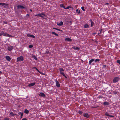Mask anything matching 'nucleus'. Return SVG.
<instances>
[{
	"label": "nucleus",
	"instance_id": "obj_41",
	"mask_svg": "<svg viewBox=\"0 0 120 120\" xmlns=\"http://www.w3.org/2000/svg\"><path fill=\"white\" fill-rule=\"evenodd\" d=\"M36 69L37 71H38L39 73L41 74V72L37 68Z\"/></svg>",
	"mask_w": 120,
	"mask_h": 120
},
{
	"label": "nucleus",
	"instance_id": "obj_23",
	"mask_svg": "<svg viewBox=\"0 0 120 120\" xmlns=\"http://www.w3.org/2000/svg\"><path fill=\"white\" fill-rule=\"evenodd\" d=\"M60 7L62 8H64L65 9V6L64 4H60Z\"/></svg>",
	"mask_w": 120,
	"mask_h": 120
},
{
	"label": "nucleus",
	"instance_id": "obj_55",
	"mask_svg": "<svg viewBox=\"0 0 120 120\" xmlns=\"http://www.w3.org/2000/svg\"><path fill=\"white\" fill-rule=\"evenodd\" d=\"M37 68L36 67H33L32 68V69H36Z\"/></svg>",
	"mask_w": 120,
	"mask_h": 120
},
{
	"label": "nucleus",
	"instance_id": "obj_4",
	"mask_svg": "<svg viewBox=\"0 0 120 120\" xmlns=\"http://www.w3.org/2000/svg\"><path fill=\"white\" fill-rule=\"evenodd\" d=\"M2 35L6 36V37H12L11 36L9 35V34H7V33H4V32L2 31Z\"/></svg>",
	"mask_w": 120,
	"mask_h": 120
},
{
	"label": "nucleus",
	"instance_id": "obj_6",
	"mask_svg": "<svg viewBox=\"0 0 120 120\" xmlns=\"http://www.w3.org/2000/svg\"><path fill=\"white\" fill-rule=\"evenodd\" d=\"M17 7L18 9H24L26 8L25 7L21 5H18L17 6Z\"/></svg>",
	"mask_w": 120,
	"mask_h": 120
},
{
	"label": "nucleus",
	"instance_id": "obj_47",
	"mask_svg": "<svg viewBox=\"0 0 120 120\" xmlns=\"http://www.w3.org/2000/svg\"><path fill=\"white\" fill-rule=\"evenodd\" d=\"M33 45H29V47L30 48H32L33 47Z\"/></svg>",
	"mask_w": 120,
	"mask_h": 120
},
{
	"label": "nucleus",
	"instance_id": "obj_24",
	"mask_svg": "<svg viewBox=\"0 0 120 120\" xmlns=\"http://www.w3.org/2000/svg\"><path fill=\"white\" fill-rule=\"evenodd\" d=\"M0 5H2V6L7 5V4L4 3H0Z\"/></svg>",
	"mask_w": 120,
	"mask_h": 120
},
{
	"label": "nucleus",
	"instance_id": "obj_58",
	"mask_svg": "<svg viewBox=\"0 0 120 120\" xmlns=\"http://www.w3.org/2000/svg\"><path fill=\"white\" fill-rule=\"evenodd\" d=\"M30 11L31 12H32V9H30Z\"/></svg>",
	"mask_w": 120,
	"mask_h": 120
},
{
	"label": "nucleus",
	"instance_id": "obj_37",
	"mask_svg": "<svg viewBox=\"0 0 120 120\" xmlns=\"http://www.w3.org/2000/svg\"><path fill=\"white\" fill-rule=\"evenodd\" d=\"M53 29H55V30H57L60 31V29H57V28H53Z\"/></svg>",
	"mask_w": 120,
	"mask_h": 120
},
{
	"label": "nucleus",
	"instance_id": "obj_31",
	"mask_svg": "<svg viewBox=\"0 0 120 120\" xmlns=\"http://www.w3.org/2000/svg\"><path fill=\"white\" fill-rule=\"evenodd\" d=\"M73 48L74 49L76 50H79V48L78 47H75V46L73 47Z\"/></svg>",
	"mask_w": 120,
	"mask_h": 120
},
{
	"label": "nucleus",
	"instance_id": "obj_21",
	"mask_svg": "<svg viewBox=\"0 0 120 120\" xmlns=\"http://www.w3.org/2000/svg\"><path fill=\"white\" fill-rule=\"evenodd\" d=\"M24 113L26 114H28L29 112V110L26 109H25L24 110Z\"/></svg>",
	"mask_w": 120,
	"mask_h": 120
},
{
	"label": "nucleus",
	"instance_id": "obj_33",
	"mask_svg": "<svg viewBox=\"0 0 120 120\" xmlns=\"http://www.w3.org/2000/svg\"><path fill=\"white\" fill-rule=\"evenodd\" d=\"M33 57L34 58V59L36 60H37V58L35 56H33Z\"/></svg>",
	"mask_w": 120,
	"mask_h": 120
},
{
	"label": "nucleus",
	"instance_id": "obj_53",
	"mask_svg": "<svg viewBox=\"0 0 120 120\" xmlns=\"http://www.w3.org/2000/svg\"><path fill=\"white\" fill-rule=\"evenodd\" d=\"M2 35V32H1L0 33V36H1Z\"/></svg>",
	"mask_w": 120,
	"mask_h": 120
},
{
	"label": "nucleus",
	"instance_id": "obj_36",
	"mask_svg": "<svg viewBox=\"0 0 120 120\" xmlns=\"http://www.w3.org/2000/svg\"><path fill=\"white\" fill-rule=\"evenodd\" d=\"M76 12L78 13V14H79L80 13V10H78V9L76 10Z\"/></svg>",
	"mask_w": 120,
	"mask_h": 120
},
{
	"label": "nucleus",
	"instance_id": "obj_18",
	"mask_svg": "<svg viewBox=\"0 0 120 120\" xmlns=\"http://www.w3.org/2000/svg\"><path fill=\"white\" fill-rule=\"evenodd\" d=\"M51 54L50 52L48 51H46L45 53V54L46 55L47 54L49 56Z\"/></svg>",
	"mask_w": 120,
	"mask_h": 120
},
{
	"label": "nucleus",
	"instance_id": "obj_16",
	"mask_svg": "<svg viewBox=\"0 0 120 120\" xmlns=\"http://www.w3.org/2000/svg\"><path fill=\"white\" fill-rule=\"evenodd\" d=\"M39 95L42 97H45V95L44 93H40L39 94Z\"/></svg>",
	"mask_w": 120,
	"mask_h": 120
},
{
	"label": "nucleus",
	"instance_id": "obj_48",
	"mask_svg": "<svg viewBox=\"0 0 120 120\" xmlns=\"http://www.w3.org/2000/svg\"><path fill=\"white\" fill-rule=\"evenodd\" d=\"M109 45H112V43L110 42H109L108 43Z\"/></svg>",
	"mask_w": 120,
	"mask_h": 120
},
{
	"label": "nucleus",
	"instance_id": "obj_22",
	"mask_svg": "<svg viewBox=\"0 0 120 120\" xmlns=\"http://www.w3.org/2000/svg\"><path fill=\"white\" fill-rule=\"evenodd\" d=\"M91 25L90 27L93 26L94 25V22L92 21V20L90 19Z\"/></svg>",
	"mask_w": 120,
	"mask_h": 120
},
{
	"label": "nucleus",
	"instance_id": "obj_34",
	"mask_svg": "<svg viewBox=\"0 0 120 120\" xmlns=\"http://www.w3.org/2000/svg\"><path fill=\"white\" fill-rule=\"evenodd\" d=\"M116 62L117 63H118L120 65V60H117L116 61Z\"/></svg>",
	"mask_w": 120,
	"mask_h": 120
},
{
	"label": "nucleus",
	"instance_id": "obj_42",
	"mask_svg": "<svg viewBox=\"0 0 120 120\" xmlns=\"http://www.w3.org/2000/svg\"><path fill=\"white\" fill-rule=\"evenodd\" d=\"M36 69L37 71H38L39 73L41 74V72L37 68Z\"/></svg>",
	"mask_w": 120,
	"mask_h": 120
},
{
	"label": "nucleus",
	"instance_id": "obj_38",
	"mask_svg": "<svg viewBox=\"0 0 120 120\" xmlns=\"http://www.w3.org/2000/svg\"><path fill=\"white\" fill-rule=\"evenodd\" d=\"M23 113L22 112L21 113V115H20L21 116H20V118H22V117L23 116Z\"/></svg>",
	"mask_w": 120,
	"mask_h": 120
},
{
	"label": "nucleus",
	"instance_id": "obj_40",
	"mask_svg": "<svg viewBox=\"0 0 120 120\" xmlns=\"http://www.w3.org/2000/svg\"><path fill=\"white\" fill-rule=\"evenodd\" d=\"M94 61V59H92L90 60V63L92 62L93 61Z\"/></svg>",
	"mask_w": 120,
	"mask_h": 120
},
{
	"label": "nucleus",
	"instance_id": "obj_44",
	"mask_svg": "<svg viewBox=\"0 0 120 120\" xmlns=\"http://www.w3.org/2000/svg\"><path fill=\"white\" fill-rule=\"evenodd\" d=\"M36 69L37 71H38L39 73L41 74V72L37 68Z\"/></svg>",
	"mask_w": 120,
	"mask_h": 120
},
{
	"label": "nucleus",
	"instance_id": "obj_54",
	"mask_svg": "<svg viewBox=\"0 0 120 120\" xmlns=\"http://www.w3.org/2000/svg\"><path fill=\"white\" fill-rule=\"evenodd\" d=\"M101 30V31H100V34H101V31H102V30L101 29V30Z\"/></svg>",
	"mask_w": 120,
	"mask_h": 120
},
{
	"label": "nucleus",
	"instance_id": "obj_7",
	"mask_svg": "<svg viewBox=\"0 0 120 120\" xmlns=\"http://www.w3.org/2000/svg\"><path fill=\"white\" fill-rule=\"evenodd\" d=\"M13 49V46L11 45H8V49L9 51Z\"/></svg>",
	"mask_w": 120,
	"mask_h": 120
},
{
	"label": "nucleus",
	"instance_id": "obj_2",
	"mask_svg": "<svg viewBox=\"0 0 120 120\" xmlns=\"http://www.w3.org/2000/svg\"><path fill=\"white\" fill-rule=\"evenodd\" d=\"M120 79V78L118 77H115L113 79V83H115L119 81Z\"/></svg>",
	"mask_w": 120,
	"mask_h": 120
},
{
	"label": "nucleus",
	"instance_id": "obj_59",
	"mask_svg": "<svg viewBox=\"0 0 120 120\" xmlns=\"http://www.w3.org/2000/svg\"><path fill=\"white\" fill-rule=\"evenodd\" d=\"M29 14H26V16H29Z\"/></svg>",
	"mask_w": 120,
	"mask_h": 120
},
{
	"label": "nucleus",
	"instance_id": "obj_27",
	"mask_svg": "<svg viewBox=\"0 0 120 120\" xmlns=\"http://www.w3.org/2000/svg\"><path fill=\"white\" fill-rule=\"evenodd\" d=\"M100 60V59H96L95 60H94V62L95 63H96V62H99Z\"/></svg>",
	"mask_w": 120,
	"mask_h": 120
},
{
	"label": "nucleus",
	"instance_id": "obj_52",
	"mask_svg": "<svg viewBox=\"0 0 120 120\" xmlns=\"http://www.w3.org/2000/svg\"><path fill=\"white\" fill-rule=\"evenodd\" d=\"M109 4L108 3H105V5H108Z\"/></svg>",
	"mask_w": 120,
	"mask_h": 120
},
{
	"label": "nucleus",
	"instance_id": "obj_62",
	"mask_svg": "<svg viewBox=\"0 0 120 120\" xmlns=\"http://www.w3.org/2000/svg\"><path fill=\"white\" fill-rule=\"evenodd\" d=\"M89 63L90 64V60L89 61Z\"/></svg>",
	"mask_w": 120,
	"mask_h": 120
},
{
	"label": "nucleus",
	"instance_id": "obj_25",
	"mask_svg": "<svg viewBox=\"0 0 120 120\" xmlns=\"http://www.w3.org/2000/svg\"><path fill=\"white\" fill-rule=\"evenodd\" d=\"M69 8H72L70 6H67L66 8L65 7V9H68Z\"/></svg>",
	"mask_w": 120,
	"mask_h": 120
},
{
	"label": "nucleus",
	"instance_id": "obj_60",
	"mask_svg": "<svg viewBox=\"0 0 120 120\" xmlns=\"http://www.w3.org/2000/svg\"><path fill=\"white\" fill-rule=\"evenodd\" d=\"M4 22L5 24H7V22Z\"/></svg>",
	"mask_w": 120,
	"mask_h": 120
},
{
	"label": "nucleus",
	"instance_id": "obj_49",
	"mask_svg": "<svg viewBox=\"0 0 120 120\" xmlns=\"http://www.w3.org/2000/svg\"><path fill=\"white\" fill-rule=\"evenodd\" d=\"M21 113L22 112H19L18 114L19 115H21Z\"/></svg>",
	"mask_w": 120,
	"mask_h": 120
},
{
	"label": "nucleus",
	"instance_id": "obj_32",
	"mask_svg": "<svg viewBox=\"0 0 120 120\" xmlns=\"http://www.w3.org/2000/svg\"><path fill=\"white\" fill-rule=\"evenodd\" d=\"M51 33L52 34L55 35L56 36H57L58 35V34H56V33H55V32H52Z\"/></svg>",
	"mask_w": 120,
	"mask_h": 120
},
{
	"label": "nucleus",
	"instance_id": "obj_20",
	"mask_svg": "<svg viewBox=\"0 0 120 120\" xmlns=\"http://www.w3.org/2000/svg\"><path fill=\"white\" fill-rule=\"evenodd\" d=\"M103 104L105 105H109V103L108 102L105 101L103 103Z\"/></svg>",
	"mask_w": 120,
	"mask_h": 120
},
{
	"label": "nucleus",
	"instance_id": "obj_13",
	"mask_svg": "<svg viewBox=\"0 0 120 120\" xmlns=\"http://www.w3.org/2000/svg\"><path fill=\"white\" fill-rule=\"evenodd\" d=\"M83 116L84 117L88 118L89 117V116L88 113H86L83 114Z\"/></svg>",
	"mask_w": 120,
	"mask_h": 120
},
{
	"label": "nucleus",
	"instance_id": "obj_3",
	"mask_svg": "<svg viewBox=\"0 0 120 120\" xmlns=\"http://www.w3.org/2000/svg\"><path fill=\"white\" fill-rule=\"evenodd\" d=\"M23 56H20V57L17 58L16 61L18 62L20 61H23Z\"/></svg>",
	"mask_w": 120,
	"mask_h": 120
},
{
	"label": "nucleus",
	"instance_id": "obj_17",
	"mask_svg": "<svg viewBox=\"0 0 120 120\" xmlns=\"http://www.w3.org/2000/svg\"><path fill=\"white\" fill-rule=\"evenodd\" d=\"M105 115L106 116H108L111 117H114L112 115H109L108 113L107 112L105 113Z\"/></svg>",
	"mask_w": 120,
	"mask_h": 120
},
{
	"label": "nucleus",
	"instance_id": "obj_1",
	"mask_svg": "<svg viewBox=\"0 0 120 120\" xmlns=\"http://www.w3.org/2000/svg\"><path fill=\"white\" fill-rule=\"evenodd\" d=\"M34 15L37 16H39L44 19H45V18L42 15L45 16V14L43 12H42L41 13L35 15Z\"/></svg>",
	"mask_w": 120,
	"mask_h": 120
},
{
	"label": "nucleus",
	"instance_id": "obj_50",
	"mask_svg": "<svg viewBox=\"0 0 120 120\" xmlns=\"http://www.w3.org/2000/svg\"><path fill=\"white\" fill-rule=\"evenodd\" d=\"M117 93L116 92H113V94H117Z\"/></svg>",
	"mask_w": 120,
	"mask_h": 120
},
{
	"label": "nucleus",
	"instance_id": "obj_39",
	"mask_svg": "<svg viewBox=\"0 0 120 120\" xmlns=\"http://www.w3.org/2000/svg\"><path fill=\"white\" fill-rule=\"evenodd\" d=\"M81 9H82L83 11H85V10L84 9V7H81Z\"/></svg>",
	"mask_w": 120,
	"mask_h": 120
},
{
	"label": "nucleus",
	"instance_id": "obj_19",
	"mask_svg": "<svg viewBox=\"0 0 120 120\" xmlns=\"http://www.w3.org/2000/svg\"><path fill=\"white\" fill-rule=\"evenodd\" d=\"M57 24L59 26H61L63 25V22L62 21H61L59 23H57Z\"/></svg>",
	"mask_w": 120,
	"mask_h": 120
},
{
	"label": "nucleus",
	"instance_id": "obj_30",
	"mask_svg": "<svg viewBox=\"0 0 120 120\" xmlns=\"http://www.w3.org/2000/svg\"><path fill=\"white\" fill-rule=\"evenodd\" d=\"M59 70L60 71H64V70L62 68H60L59 69Z\"/></svg>",
	"mask_w": 120,
	"mask_h": 120
},
{
	"label": "nucleus",
	"instance_id": "obj_29",
	"mask_svg": "<svg viewBox=\"0 0 120 120\" xmlns=\"http://www.w3.org/2000/svg\"><path fill=\"white\" fill-rule=\"evenodd\" d=\"M10 114L12 116H14L15 115L12 112H10Z\"/></svg>",
	"mask_w": 120,
	"mask_h": 120
},
{
	"label": "nucleus",
	"instance_id": "obj_11",
	"mask_svg": "<svg viewBox=\"0 0 120 120\" xmlns=\"http://www.w3.org/2000/svg\"><path fill=\"white\" fill-rule=\"evenodd\" d=\"M60 73L63 76H64L65 78H67V77L66 76L64 73L63 72V71H60Z\"/></svg>",
	"mask_w": 120,
	"mask_h": 120
},
{
	"label": "nucleus",
	"instance_id": "obj_56",
	"mask_svg": "<svg viewBox=\"0 0 120 120\" xmlns=\"http://www.w3.org/2000/svg\"><path fill=\"white\" fill-rule=\"evenodd\" d=\"M96 107H95V106L94 107H92L91 108H96Z\"/></svg>",
	"mask_w": 120,
	"mask_h": 120
},
{
	"label": "nucleus",
	"instance_id": "obj_10",
	"mask_svg": "<svg viewBox=\"0 0 120 120\" xmlns=\"http://www.w3.org/2000/svg\"><path fill=\"white\" fill-rule=\"evenodd\" d=\"M35 84L36 83L35 82L31 83L29 84L28 86L29 87L35 85Z\"/></svg>",
	"mask_w": 120,
	"mask_h": 120
},
{
	"label": "nucleus",
	"instance_id": "obj_8",
	"mask_svg": "<svg viewBox=\"0 0 120 120\" xmlns=\"http://www.w3.org/2000/svg\"><path fill=\"white\" fill-rule=\"evenodd\" d=\"M5 58L8 61H10L11 59V58L10 56H6Z\"/></svg>",
	"mask_w": 120,
	"mask_h": 120
},
{
	"label": "nucleus",
	"instance_id": "obj_14",
	"mask_svg": "<svg viewBox=\"0 0 120 120\" xmlns=\"http://www.w3.org/2000/svg\"><path fill=\"white\" fill-rule=\"evenodd\" d=\"M27 36L28 37H31L33 38H35V36L34 35H30L29 34H27Z\"/></svg>",
	"mask_w": 120,
	"mask_h": 120
},
{
	"label": "nucleus",
	"instance_id": "obj_51",
	"mask_svg": "<svg viewBox=\"0 0 120 120\" xmlns=\"http://www.w3.org/2000/svg\"><path fill=\"white\" fill-rule=\"evenodd\" d=\"M22 120H27V119L26 118L22 119Z\"/></svg>",
	"mask_w": 120,
	"mask_h": 120
},
{
	"label": "nucleus",
	"instance_id": "obj_15",
	"mask_svg": "<svg viewBox=\"0 0 120 120\" xmlns=\"http://www.w3.org/2000/svg\"><path fill=\"white\" fill-rule=\"evenodd\" d=\"M27 36L28 37H31L33 38H35V36L34 35H30L29 34H27Z\"/></svg>",
	"mask_w": 120,
	"mask_h": 120
},
{
	"label": "nucleus",
	"instance_id": "obj_57",
	"mask_svg": "<svg viewBox=\"0 0 120 120\" xmlns=\"http://www.w3.org/2000/svg\"><path fill=\"white\" fill-rule=\"evenodd\" d=\"M106 65H104V67L105 68L106 67Z\"/></svg>",
	"mask_w": 120,
	"mask_h": 120
},
{
	"label": "nucleus",
	"instance_id": "obj_45",
	"mask_svg": "<svg viewBox=\"0 0 120 120\" xmlns=\"http://www.w3.org/2000/svg\"><path fill=\"white\" fill-rule=\"evenodd\" d=\"M96 34V33H92V35H93V36H94L95 34Z\"/></svg>",
	"mask_w": 120,
	"mask_h": 120
},
{
	"label": "nucleus",
	"instance_id": "obj_12",
	"mask_svg": "<svg viewBox=\"0 0 120 120\" xmlns=\"http://www.w3.org/2000/svg\"><path fill=\"white\" fill-rule=\"evenodd\" d=\"M65 41H72V39L68 38H65Z\"/></svg>",
	"mask_w": 120,
	"mask_h": 120
},
{
	"label": "nucleus",
	"instance_id": "obj_61",
	"mask_svg": "<svg viewBox=\"0 0 120 120\" xmlns=\"http://www.w3.org/2000/svg\"><path fill=\"white\" fill-rule=\"evenodd\" d=\"M2 72L0 71V74H2Z\"/></svg>",
	"mask_w": 120,
	"mask_h": 120
},
{
	"label": "nucleus",
	"instance_id": "obj_28",
	"mask_svg": "<svg viewBox=\"0 0 120 120\" xmlns=\"http://www.w3.org/2000/svg\"><path fill=\"white\" fill-rule=\"evenodd\" d=\"M4 120H10V118L8 117H5L4 118Z\"/></svg>",
	"mask_w": 120,
	"mask_h": 120
},
{
	"label": "nucleus",
	"instance_id": "obj_63",
	"mask_svg": "<svg viewBox=\"0 0 120 120\" xmlns=\"http://www.w3.org/2000/svg\"><path fill=\"white\" fill-rule=\"evenodd\" d=\"M91 39H90V41H91Z\"/></svg>",
	"mask_w": 120,
	"mask_h": 120
},
{
	"label": "nucleus",
	"instance_id": "obj_35",
	"mask_svg": "<svg viewBox=\"0 0 120 120\" xmlns=\"http://www.w3.org/2000/svg\"><path fill=\"white\" fill-rule=\"evenodd\" d=\"M83 113V112L82 111H80L79 112V114L80 115H82Z\"/></svg>",
	"mask_w": 120,
	"mask_h": 120
},
{
	"label": "nucleus",
	"instance_id": "obj_46",
	"mask_svg": "<svg viewBox=\"0 0 120 120\" xmlns=\"http://www.w3.org/2000/svg\"><path fill=\"white\" fill-rule=\"evenodd\" d=\"M72 22L73 21L72 20H71L70 21H69V22L71 24L72 23Z\"/></svg>",
	"mask_w": 120,
	"mask_h": 120
},
{
	"label": "nucleus",
	"instance_id": "obj_5",
	"mask_svg": "<svg viewBox=\"0 0 120 120\" xmlns=\"http://www.w3.org/2000/svg\"><path fill=\"white\" fill-rule=\"evenodd\" d=\"M55 82H56V86L58 87H60V84L59 83L58 80L57 79H56Z\"/></svg>",
	"mask_w": 120,
	"mask_h": 120
},
{
	"label": "nucleus",
	"instance_id": "obj_43",
	"mask_svg": "<svg viewBox=\"0 0 120 120\" xmlns=\"http://www.w3.org/2000/svg\"><path fill=\"white\" fill-rule=\"evenodd\" d=\"M36 69L37 71H38L39 73L41 74V72L37 68Z\"/></svg>",
	"mask_w": 120,
	"mask_h": 120
},
{
	"label": "nucleus",
	"instance_id": "obj_9",
	"mask_svg": "<svg viewBox=\"0 0 120 120\" xmlns=\"http://www.w3.org/2000/svg\"><path fill=\"white\" fill-rule=\"evenodd\" d=\"M70 19L69 18H67L65 19V22L66 24H68L69 23Z\"/></svg>",
	"mask_w": 120,
	"mask_h": 120
},
{
	"label": "nucleus",
	"instance_id": "obj_26",
	"mask_svg": "<svg viewBox=\"0 0 120 120\" xmlns=\"http://www.w3.org/2000/svg\"><path fill=\"white\" fill-rule=\"evenodd\" d=\"M84 27L85 28H87L89 27V26L88 24H86L84 25Z\"/></svg>",
	"mask_w": 120,
	"mask_h": 120
}]
</instances>
